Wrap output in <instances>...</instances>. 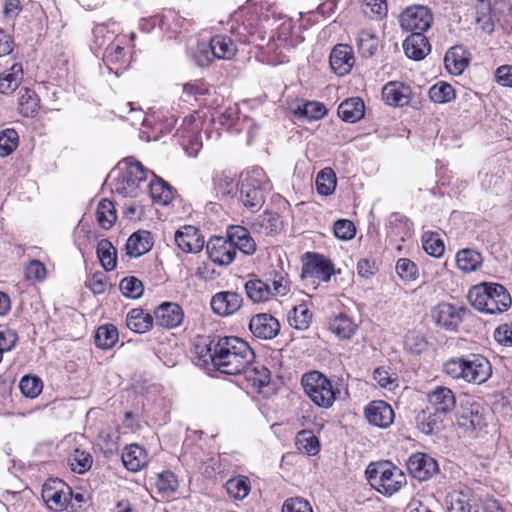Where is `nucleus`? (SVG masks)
<instances>
[{"instance_id": "f257e3e1", "label": "nucleus", "mask_w": 512, "mask_h": 512, "mask_svg": "<svg viewBox=\"0 0 512 512\" xmlns=\"http://www.w3.org/2000/svg\"><path fill=\"white\" fill-rule=\"evenodd\" d=\"M255 359L249 344L236 336L217 337L211 356L213 368L227 375L242 374Z\"/></svg>"}, {"instance_id": "f03ea898", "label": "nucleus", "mask_w": 512, "mask_h": 512, "mask_svg": "<svg viewBox=\"0 0 512 512\" xmlns=\"http://www.w3.org/2000/svg\"><path fill=\"white\" fill-rule=\"evenodd\" d=\"M443 372L455 380L482 384L492 375L489 360L480 354H468L448 359L443 365Z\"/></svg>"}, {"instance_id": "7ed1b4c3", "label": "nucleus", "mask_w": 512, "mask_h": 512, "mask_svg": "<svg viewBox=\"0 0 512 512\" xmlns=\"http://www.w3.org/2000/svg\"><path fill=\"white\" fill-rule=\"evenodd\" d=\"M468 299L477 311L489 315L501 314L512 304L508 290L493 282H482L473 286L469 290Z\"/></svg>"}, {"instance_id": "20e7f679", "label": "nucleus", "mask_w": 512, "mask_h": 512, "mask_svg": "<svg viewBox=\"0 0 512 512\" xmlns=\"http://www.w3.org/2000/svg\"><path fill=\"white\" fill-rule=\"evenodd\" d=\"M270 188L265 171L260 167H253L246 172L241 181L239 199L247 210L257 212L265 203V194Z\"/></svg>"}, {"instance_id": "39448f33", "label": "nucleus", "mask_w": 512, "mask_h": 512, "mask_svg": "<svg viewBox=\"0 0 512 512\" xmlns=\"http://www.w3.org/2000/svg\"><path fill=\"white\" fill-rule=\"evenodd\" d=\"M366 476L371 487L385 496L395 494L406 484L403 471L389 461L371 463Z\"/></svg>"}, {"instance_id": "423d86ee", "label": "nucleus", "mask_w": 512, "mask_h": 512, "mask_svg": "<svg viewBox=\"0 0 512 512\" xmlns=\"http://www.w3.org/2000/svg\"><path fill=\"white\" fill-rule=\"evenodd\" d=\"M146 187L147 175L143 165L137 161H129L114 179L112 191L123 197L136 198L146 191Z\"/></svg>"}, {"instance_id": "0eeeda50", "label": "nucleus", "mask_w": 512, "mask_h": 512, "mask_svg": "<svg viewBox=\"0 0 512 512\" xmlns=\"http://www.w3.org/2000/svg\"><path fill=\"white\" fill-rule=\"evenodd\" d=\"M305 394L321 408H329L335 401V392L330 380L318 371L305 373L301 380Z\"/></svg>"}, {"instance_id": "6e6552de", "label": "nucleus", "mask_w": 512, "mask_h": 512, "mask_svg": "<svg viewBox=\"0 0 512 512\" xmlns=\"http://www.w3.org/2000/svg\"><path fill=\"white\" fill-rule=\"evenodd\" d=\"M72 488L64 481L48 479L42 487V499L50 509L63 511L71 503Z\"/></svg>"}, {"instance_id": "1a4fd4ad", "label": "nucleus", "mask_w": 512, "mask_h": 512, "mask_svg": "<svg viewBox=\"0 0 512 512\" xmlns=\"http://www.w3.org/2000/svg\"><path fill=\"white\" fill-rule=\"evenodd\" d=\"M466 313L467 309L464 306L440 302L433 308L432 317L439 327L454 332L462 324Z\"/></svg>"}, {"instance_id": "9d476101", "label": "nucleus", "mask_w": 512, "mask_h": 512, "mask_svg": "<svg viewBox=\"0 0 512 512\" xmlns=\"http://www.w3.org/2000/svg\"><path fill=\"white\" fill-rule=\"evenodd\" d=\"M399 21L404 30L423 33L431 27L433 14L426 6L413 5L401 13Z\"/></svg>"}, {"instance_id": "9b49d317", "label": "nucleus", "mask_w": 512, "mask_h": 512, "mask_svg": "<svg viewBox=\"0 0 512 512\" xmlns=\"http://www.w3.org/2000/svg\"><path fill=\"white\" fill-rule=\"evenodd\" d=\"M306 261L303 263L302 278H317L323 282H329L335 274L331 260L321 254L306 253Z\"/></svg>"}, {"instance_id": "f8f14e48", "label": "nucleus", "mask_w": 512, "mask_h": 512, "mask_svg": "<svg viewBox=\"0 0 512 512\" xmlns=\"http://www.w3.org/2000/svg\"><path fill=\"white\" fill-rule=\"evenodd\" d=\"M206 249L209 259L222 266L231 264L236 256L234 246L229 239V233H227V238H211L206 245Z\"/></svg>"}, {"instance_id": "ddd939ff", "label": "nucleus", "mask_w": 512, "mask_h": 512, "mask_svg": "<svg viewBox=\"0 0 512 512\" xmlns=\"http://www.w3.org/2000/svg\"><path fill=\"white\" fill-rule=\"evenodd\" d=\"M407 468L410 474L420 480L426 481L439 471L437 461L428 454H412L407 461Z\"/></svg>"}, {"instance_id": "4468645a", "label": "nucleus", "mask_w": 512, "mask_h": 512, "mask_svg": "<svg viewBox=\"0 0 512 512\" xmlns=\"http://www.w3.org/2000/svg\"><path fill=\"white\" fill-rule=\"evenodd\" d=\"M428 410H433L439 415L447 416L456 406V397L454 392L445 386H437L432 389L428 395Z\"/></svg>"}, {"instance_id": "2eb2a0df", "label": "nucleus", "mask_w": 512, "mask_h": 512, "mask_svg": "<svg viewBox=\"0 0 512 512\" xmlns=\"http://www.w3.org/2000/svg\"><path fill=\"white\" fill-rule=\"evenodd\" d=\"M364 415L369 424L382 429L389 427L395 418L392 407L383 400L370 402L364 409Z\"/></svg>"}, {"instance_id": "dca6fc26", "label": "nucleus", "mask_w": 512, "mask_h": 512, "mask_svg": "<svg viewBox=\"0 0 512 512\" xmlns=\"http://www.w3.org/2000/svg\"><path fill=\"white\" fill-rule=\"evenodd\" d=\"M329 63L332 71L338 76L349 74L355 64L352 47L348 44L335 45L331 50Z\"/></svg>"}, {"instance_id": "f3484780", "label": "nucleus", "mask_w": 512, "mask_h": 512, "mask_svg": "<svg viewBox=\"0 0 512 512\" xmlns=\"http://www.w3.org/2000/svg\"><path fill=\"white\" fill-rule=\"evenodd\" d=\"M154 320L156 325L160 327L173 329L182 324L184 311L177 303L164 302L155 309Z\"/></svg>"}, {"instance_id": "a211bd4d", "label": "nucleus", "mask_w": 512, "mask_h": 512, "mask_svg": "<svg viewBox=\"0 0 512 512\" xmlns=\"http://www.w3.org/2000/svg\"><path fill=\"white\" fill-rule=\"evenodd\" d=\"M242 296L234 291H221L216 293L210 302L211 309L219 316H230L242 306Z\"/></svg>"}, {"instance_id": "6ab92c4d", "label": "nucleus", "mask_w": 512, "mask_h": 512, "mask_svg": "<svg viewBox=\"0 0 512 512\" xmlns=\"http://www.w3.org/2000/svg\"><path fill=\"white\" fill-rule=\"evenodd\" d=\"M212 192L218 200L234 198L238 192L235 174L229 170L215 171L212 177Z\"/></svg>"}, {"instance_id": "aec40b11", "label": "nucleus", "mask_w": 512, "mask_h": 512, "mask_svg": "<svg viewBox=\"0 0 512 512\" xmlns=\"http://www.w3.org/2000/svg\"><path fill=\"white\" fill-rule=\"evenodd\" d=\"M249 329L255 337L267 340L278 334L280 324L272 315L263 313L251 318Z\"/></svg>"}, {"instance_id": "412c9836", "label": "nucleus", "mask_w": 512, "mask_h": 512, "mask_svg": "<svg viewBox=\"0 0 512 512\" xmlns=\"http://www.w3.org/2000/svg\"><path fill=\"white\" fill-rule=\"evenodd\" d=\"M382 97L390 106L403 107L410 102L411 88L403 83L392 81L384 85Z\"/></svg>"}, {"instance_id": "4be33fe9", "label": "nucleus", "mask_w": 512, "mask_h": 512, "mask_svg": "<svg viewBox=\"0 0 512 512\" xmlns=\"http://www.w3.org/2000/svg\"><path fill=\"white\" fill-rule=\"evenodd\" d=\"M177 246L185 253H197L202 250L204 240L193 226H185L175 233Z\"/></svg>"}, {"instance_id": "5701e85b", "label": "nucleus", "mask_w": 512, "mask_h": 512, "mask_svg": "<svg viewBox=\"0 0 512 512\" xmlns=\"http://www.w3.org/2000/svg\"><path fill=\"white\" fill-rule=\"evenodd\" d=\"M403 49L408 58L422 60L430 52V44L423 33H412L403 42Z\"/></svg>"}, {"instance_id": "b1692460", "label": "nucleus", "mask_w": 512, "mask_h": 512, "mask_svg": "<svg viewBox=\"0 0 512 512\" xmlns=\"http://www.w3.org/2000/svg\"><path fill=\"white\" fill-rule=\"evenodd\" d=\"M252 228L258 233L270 236L280 233L283 223L277 212L266 210L254 220Z\"/></svg>"}, {"instance_id": "393cba45", "label": "nucleus", "mask_w": 512, "mask_h": 512, "mask_svg": "<svg viewBox=\"0 0 512 512\" xmlns=\"http://www.w3.org/2000/svg\"><path fill=\"white\" fill-rule=\"evenodd\" d=\"M228 233L236 253L237 249L245 255H253L256 252V243L246 228L232 226L228 229Z\"/></svg>"}, {"instance_id": "a878e982", "label": "nucleus", "mask_w": 512, "mask_h": 512, "mask_svg": "<svg viewBox=\"0 0 512 512\" xmlns=\"http://www.w3.org/2000/svg\"><path fill=\"white\" fill-rule=\"evenodd\" d=\"M153 241L151 233L146 230H139L133 233L126 242L127 255L139 257L151 250Z\"/></svg>"}, {"instance_id": "bb28decb", "label": "nucleus", "mask_w": 512, "mask_h": 512, "mask_svg": "<svg viewBox=\"0 0 512 512\" xmlns=\"http://www.w3.org/2000/svg\"><path fill=\"white\" fill-rule=\"evenodd\" d=\"M124 466L132 472H138L148 463L145 449L138 444L126 446L122 452Z\"/></svg>"}, {"instance_id": "cd10ccee", "label": "nucleus", "mask_w": 512, "mask_h": 512, "mask_svg": "<svg viewBox=\"0 0 512 512\" xmlns=\"http://www.w3.org/2000/svg\"><path fill=\"white\" fill-rule=\"evenodd\" d=\"M242 374H244L245 379L258 393H261L262 389L270 383L271 379L270 371L264 365L255 362V359L251 365H248L247 369L243 370Z\"/></svg>"}, {"instance_id": "c85d7f7f", "label": "nucleus", "mask_w": 512, "mask_h": 512, "mask_svg": "<svg viewBox=\"0 0 512 512\" xmlns=\"http://www.w3.org/2000/svg\"><path fill=\"white\" fill-rule=\"evenodd\" d=\"M446 69L454 75H460L468 66L469 58L462 46L450 48L444 58Z\"/></svg>"}, {"instance_id": "c756f323", "label": "nucleus", "mask_w": 512, "mask_h": 512, "mask_svg": "<svg viewBox=\"0 0 512 512\" xmlns=\"http://www.w3.org/2000/svg\"><path fill=\"white\" fill-rule=\"evenodd\" d=\"M210 43L212 54L219 60H231L238 51L234 41L227 35H215L210 39Z\"/></svg>"}, {"instance_id": "7c9ffc66", "label": "nucleus", "mask_w": 512, "mask_h": 512, "mask_svg": "<svg viewBox=\"0 0 512 512\" xmlns=\"http://www.w3.org/2000/svg\"><path fill=\"white\" fill-rule=\"evenodd\" d=\"M23 80V68L20 63H14L9 69L0 74V93L12 94Z\"/></svg>"}, {"instance_id": "2f4dec72", "label": "nucleus", "mask_w": 512, "mask_h": 512, "mask_svg": "<svg viewBox=\"0 0 512 512\" xmlns=\"http://www.w3.org/2000/svg\"><path fill=\"white\" fill-rule=\"evenodd\" d=\"M154 323V316L145 312L141 308H135L128 312L126 316L127 327L135 333H145L149 331Z\"/></svg>"}, {"instance_id": "473e14b6", "label": "nucleus", "mask_w": 512, "mask_h": 512, "mask_svg": "<svg viewBox=\"0 0 512 512\" xmlns=\"http://www.w3.org/2000/svg\"><path fill=\"white\" fill-rule=\"evenodd\" d=\"M364 114V102L358 97L346 99L338 107V115L346 122H357L364 117Z\"/></svg>"}, {"instance_id": "72a5a7b5", "label": "nucleus", "mask_w": 512, "mask_h": 512, "mask_svg": "<svg viewBox=\"0 0 512 512\" xmlns=\"http://www.w3.org/2000/svg\"><path fill=\"white\" fill-rule=\"evenodd\" d=\"M445 417V415H439L437 412L427 408L418 414L416 418L417 427L426 435L436 433L442 429Z\"/></svg>"}, {"instance_id": "f704fd0d", "label": "nucleus", "mask_w": 512, "mask_h": 512, "mask_svg": "<svg viewBox=\"0 0 512 512\" xmlns=\"http://www.w3.org/2000/svg\"><path fill=\"white\" fill-rule=\"evenodd\" d=\"M154 179L147 183L146 190L148 189L151 198L162 205H168L173 200L172 188L161 178L153 174Z\"/></svg>"}, {"instance_id": "c9c22d12", "label": "nucleus", "mask_w": 512, "mask_h": 512, "mask_svg": "<svg viewBox=\"0 0 512 512\" xmlns=\"http://www.w3.org/2000/svg\"><path fill=\"white\" fill-rule=\"evenodd\" d=\"M357 327L354 320L346 314H339L330 321V330L340 339L352 338Z\"/></svg>"}, {"instance_id": "e433bc0d", "label": "nucleus", "mask_w": 512, "mask_h": 512, "mask_svg": "<svg viewBox=\"0 0 512 512\" xmlns=\"http://www.w3.org/2000/svg\"><path fill=\"white\" fill-rule=\"evenodd\" d=\"M247 297L254 303L267 301L272 295L270 284L260 279H251L245 283Z\"/></svg>"}, {"instance_id": "4c0bfd02", "label": "nucleus", "mask_w": 512, "mask_h": 512, "mask_svg": "<svg viewBox=\"0 0 512 512\" xmlns=\"http://www.w3.org/2000/svg\"><path fill=\"white\" fill-rule=\"evenodd\" d=\"M482 255L473 249H462L456 255V263L463 272L476 271L482 264Z\"/></svg>"}, {"instance_id": "58836bf2", "label": "nucleus", "mask_w": 512, "mask_h": 512, "mask_svg": "<svg viewBox=\"0 0 512 512\" xmlns=\"http://www.w3.org/2000/svg\"><path fill=\"white\" fill-rule=\"evenodd\" d=\"M96 220L103 229H110L117 220L114 203L109 199H102L96 209Z\"/></svg>"}, {"instance_id": "ea45409f", "label": "nucleus", "mask_w": 512, "mask_h": 512, "mask_svg": "<svg viewBox=\"0 0 512 512\" xmlns=\"http://www.w3.org/2000/svg\"><path fill=\"white\" fill-rule=\"evenodd\" d=\"M326 113L327 109L325 106L316 101L300 104L294 109V115L296 118L308 121L321 119Z\"/></svg>"}, {"instance_id": "a19ab883", "label": "nucleus", "mask_w": 512, "mask_h": 512, "mask_svg": "<svg viewBox=\"0 0 512 512\" xmlns=\"http://www.w3.org/2000/svg\"><path fill=\"white\" fill-rule=\"evenodd\" d=\"M19 94V112L25 117H33L39 108V98L37 94L26 87L20 89Z\"/></svg>"}, {"instance_id": "79ce46f5", "label": "nucleus", "mask_w": 512, "mask_h": 512, "mask_svg": "<svg viewBox=\"0 0 512 512\" xmlns=\"http://www.w3.org/2000/svg\"><path fill=\"white\" fill-rule=\"evenodd\" d=\"M459 425L472 430H480L486 425L485 417L479 404H472L459 420Z\"/></svg>"}, {"instance_id": "37998d69", "label": "nucleus", "mask_w": 512, "mask_h": 512, "mask_svg": "<svg viewBox=\"0 0 512 512\" xmlns=\"http://www.w3.org/2000/svg\"><path fill=\"white\" fill-rule=\"evenodd\" d=\"M225 487L227 493L235 500H243L251 490L249 478L242 475L229 479Z\"/></svg>"}, {"instance_id": "c03bdc74", "label": "nucleus", "mask_w": 512, "mask_h": 512, "mask_svg": "<svg viewBox=\"0 0 512 512\" xmlns=\"http://www.w3.org/2000/svg\"><path fill=\"white\" fill-rule=\"evenodd\" d=\"M118 337V330L114 325H102L96 331L95 343L101 349H111L118 342Z\"/></svg>"}, {"instance_id": "a18cd8bd", "label": "nucleus", "mask_w": 512, "mask_h": 512, "mask_svg": "<svg viewBox=\"0 0 512 512\" xmlns=\"http://www.w3.org/2000/svg\"><path fill=\"white\" fill-rule=\"evenodd\" d=\"M336 184V174L331 168H324L317 174L315 185L320 195L329 196L333 194Z\"/></svg>"}, {"instance_id": "49530a36", "label": "nucleus", "mask_w": 512, "mask_h": 512, "mask_svg": "<svg viewBox=\"0 0 512 512\" xmlns=\"http://www.w3.org/2000/svg\"><path fill=\"white\" fill-rule=\"evenodd\" d=\"M312 313L305 304L295 306L288 315V322L291 327L297 330H306L311 323Z\"/></svg>"}, {"instance_id": "de8ad7c7", "label": "nucleus", "mask_w": 512, "mask_h": 512, "mask_svg": "<svg viewBox=\"0 0 512 512\" xmlns=\"http://www.w3.org/2000/svg\"><path fill=\"white\" fill-rule=\"evenodd\" d=\"M97 255L106 271H112L115 269L117 264L116 249L109 240L102 239L98 242Z\"/></svg>"}, {"instance_id": "09e8293b", "label": "nucleus", "mask_w": 512, "mask_h": 512, "mask_svg": "<svg viewBox=\"0 0 512 512\" xmlns=\"http://www.w3.org/2000/svg\"><path fill=\"white\" fill-rule=\"evenodd\" d=\"M449 512H478V507L471 503L470 497L462 492H453L449 495Z\"/></svg>"}, {"instance_id": "8fccbe9b", "label": "nucleus", "mask_w": 512, "mask_h": 512, "mask_svg": "<svg viewBox=\"0 0 512 512\" xmlns=\"http://www.w3.org/2000/svg\"><path fill=\"white\" fill-rule=\"evenodd\" d=\"M68 463L72 471L78 474H83L92 467L93 459L90 453L84 450L75 449L69 454Z\"/></svg>"}, {"instance_id": "3c124183", "label": "nucleus", "mask_w": 512, "mask_h": 512, "mask_svg": "<svg viewBox=\"0 0 512 512\" xmlns=\"http://www.w3.org/2000/svg\"><path fill=\"white\" fill-rule=\"evenodd\" d=\"M358 49L362 56L371 57L378 49V37L371 30H363L358 36Z\"/></svg>"}, {"instance_id": "603ef678", "label": "nucleus", "mask_w": 512, "mask_h": 512, "mask_svg": "<svg viewBox=\"0 0 512 512\" xmlns=\"http://www.w3.org/2000/svg\"><path fill=\"white\" fill-rule=\"evenodd\" d=\"M455 90L452 85L446 82H439L429 90V97L435 103H447L455 99Z\"/></svg>"}, {"instance_id": "864d4df0", "label": "nucleus", "mask_w": 512, "mask_h": 512, "mask_svg": "<svg viewBox=\"0 0 512 512\" xmlns=\"http://www.w3.org/2000/svg\"><path fill=\"white\" fill-rule=\"evenodd\" d=\"M491 4L489 0H477L475 4V19L482 23V29L488 33L494 30V24L490 19Z\"/></svg>"}, {"instance_id": "5fc2aeb1", "label": "nucleus", "mask_w": 512, "mask_h": 512, "mask_svg": "<svg viewBox=\"0 0 512 512\" xmlns=\"http://www.w3.org/2000/svg\"><path fill=\"white\" fill-rule=\"evenodd\" d=\"M298 449L308 455H316L319 451V440L310 431H300L297 435Z\"/></svg>"}, {"instance_id": "6e6d98bb", "label": "nucleus", "mask_w": 512, "mask_h": 512, "mask_svg": "<svg viewBox=\"0 0 512 512\" xmlns=\"http://www.w3.org/2000/svg\"><path fill=\"white\" fill-rule=\"evenodd\" d=\"M119 288L124 296L132 299L141 297L144 292L142 282L134 276L123 278L119 284Z\"/></svg>"}, {"instance_id": "4d7b16f0", "label": "nucleus", "mask_w": 512, "mask_h": 512, "mask_svg": "<svg viewBox=\"0 0 512 512\" xmlns=\"http://www.w3.org/2000/svg\"><path fill=\"white\" fill-rule=\"evenodd\" d=\"M42 388V381L36 376H23L19 382L21 393L29 398L37 397L41 393Z\"/></svg>"}, {"instance_id": "13d9d810", "label": "nucleus", "mask_w": 512, "mask_h": 512, "mask_svg": "<svg viewBox=\"0 0 512 512\" xmlns=\"http://www.w3.org/2000/svg\"><path fill=\"white\" fill-rule=\"evenodd\" d=\"M18 134L14 129H5L0 132V156L10 155L18 146Z\"/></svg>"}, {"instance_id": "bf43d9fd", "label": "nucleus", "mask_w": 512, "mask_h": 512, "mask_svg": "<svg viewBox=\"0 0 512 512\" xmlns=\"http://www.w3.org/2000/svg\"><path fill=\"white\" fill-rule=\"evenodd\" d=\"M156 486L159 493L170 496L178 489V481L172 472L165 471L158 475Z\"/></svg>"}, {"instance_id": "052dcab7", "label": "nucleus", "mask_w": 512, "mask_h": 512, "mask_svg": "<svg viewBox=\"0 0 512 512\" xmlns=\"http://www.w3.org/2000/svg\"><path fill=\"white\" fill-rule=\"evenodd\" d=\"M267 281L271 282L272 284V295L284 296L290 290L289 279L283 273L276 270L269 273V278Z\"/></svg>"}, {"instance_id": "680f3d73", "label": "nucleus", "mask_w": 512, "mask_h": 512, "mask_svg": "<svg viewBox=\"0 0 512 512\" xmlns=\"http://www.w3.org/2000/svg\"><path fill=\"white\" fill-rule=\"evenodd\" d=\"M214 58L210 41L208 43L199 42L193 51V59L200 67L209 66Z\"/></svg>"}, {"instance_id": "e2e57ef3", "label": "nucleus", "mask_w": 512, "mask_h": 512, "mask_svg": "<svg viewBox=\"0 0 512 512\" xmlns=\"http://www.w3.org/2000/svg\"><path fill=\"white\" fill-rule=\"evenodd\" d=\"M396 272L404 281H412L418 277L417 265L408 258H400L397 261Z\"/></svg>"}, {"instance_id": "0e129e2a", "label": "nucleus", "mask_w": 512, "mask_h": 512, "mask_svg": "<svg viewBox=\"0 0 512 512\" xmlns=\"http://www.w3.org/2000/svg\"><path fill=\"white\" fill-rule=\"evenodd\" d=\"M423 248L427 254L436 258L442 256L445 250L443 241L435 234L423 238Z\"/></svg>"}, {"instance_id": "69168bd1", "label": "nucleus", "mask_w": 512, "mask_h": 512, "mask_svg": "<svg viewBox=\"0 0 512 512\" xmlns=\"http://www.w3.org/2000/svg\"><path fill=\"white\" fill-rule=\"evenodd\" d=\"M334 235L341 240H350L355 236L356 228L352 221L340 219L334 223Z\"/></svg>"}, {"instance_id": "338daca9", "label": "nucleus", "mask_w": 512, "mask_h": 512, "mask_svg": "<svg viewBox=\"0 0 512 512\" xmlns=\"http://www.w3.org/2000/svg\"><path fill=\"white\" fill-rule=\"evenodd\" d=\"M25 279L28 281H42L46 277V268L39 260H31L25 266Z\"/></svg>"}, {"instance_id": "774afa93", "label": "nucleus", "mask_w": 512, "mask_h": 512, "mask_svg": "<svg viewBox=\"0 0 512 512\" xmlns=\"http://www.w3.org/2000/svg\"><path fill=\"white\" fill-rule=\"evenodd\" d=\"M282 512H313V509L306 499L294 497L285 500Z\"/></svg>"}]
</instances>
